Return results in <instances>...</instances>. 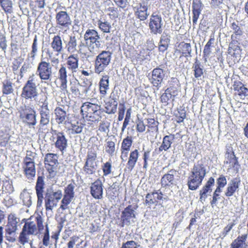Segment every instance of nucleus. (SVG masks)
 <instances>
[{
    "label": "nucleus",
    "instance_id": "nucleus-35",
    "mask_svg": "<svg viewBox=\"0 0 248 248\" xmlns=\"http://www.w3.org/2000/svg\"><path fill=\"white\" fill-rule=\"evenodd\" d=\"M51 46L53 50L58 53H61L62 51L63 47L62 40L60 36L57 35L53 37L51 43ZM57 55H58V54Z\"/></svg>",
    "mask_w": 248,
    "mask_h": 248
},
{
    "label": "nucleus",
    "instance_id": "nucleus-41",
    "mask_svg": "<svg viewBox=\"0 0 248 248\" xmlns=\"http://www.w3.org/2000/svg\"><path fill=\"white\" fill-rule=\"evenodd\" d=\"M99 29L103 33H108L111 32L112 26L110 23L105 19H100L97 22Z\"/></svg>",
    "mask_w": 248,
    "mask_h": 248
},
{
    "label": "nucleus",
    "instance_id": "nucleus-27",
    "mask_svg": "<svg viewBox=\"0 0 248 248\" xmlns=\"http://www.w3.org/2000/svg\"><path fill=\"white\" fill-rule=\"evenodd\" d=\"M111 93L110 98L111 99L106 103L105 109L106 113L108 114H114L117 111L118 102L117 99L114 97Z\"/></svg>",
    "mask_w": 248,
    "mask_h": 248
},
{
    "label": "nucleus",
    "instance_id": "nucleus-54",
    "mask_svg": "<svg viewBox=\"0 0 248 248\" xmlns=\"http://www.w3.org/2000/svg\"><path fill=\"white\" fill-rule=\"evenodd\" d=\"M106 152L112 155L115 152V143L112 141H108L106 146Z\"/></svg>",
    "mask_w": 248,
    "mask_h": 248
},
{
    "label": "nucleus",
    "instance_id": "nucleus-49",
    "mask_svg": "<svg viewBox=\"0 0 248 248\" xmlns=\"http://www.w3.org/2000/svg\"><path fill=\"white\" fill-rule=\"evenodd\" d=\"M170 147V136H166L163 138V142L161 145L159 147L160 151L163 150L167 151Z\"/></svg>",
    "mask_w": 248,
    "mask_h": 248
},
{
    "label": "nucleus",
    "instance_id": "nucleus-55",
    "mask_svg": "<svg viewBox=\"0 0 248 248\" xmlns=\"http://www.w3.org/2000/svg\"><path fill=\"white\" fill-rule=\"evenodd\" d=\"M170 174L169 173L165 174L161 179V184L163 187H170Z\"/></svg>",
    "mask_w": 248,
    "mask_h": 248
},
{
    "label": "nucleus",
    "instance_id": "nucleus-42",
    "mask_svg": "<svg viewBox=\"0 0 248 248\" xmlns=\"http://www.w3.org/2000/svg\"><path fill=\"white\" fill-rule=\"evenodd\" d=\"M247 234L238 236L236 239L232 241L230 248H243L244 244H245L247 240Z\"/></svg>",
    "mask_w": 248,
    "mask_h": 248
},
{
    "label": "nucleus",
    "instance_id": "nucleus-64",
    "mask_svg": "<svg viewBox=\"0 0 248 248\" xmlns=\"http://www.w3.org/2000/svg\"><path fill=\"white\" fill-rule=\"evenodd\" d=\"M72 201L69 200H67L66 199L62 198L61 202V204L60 207V208H61L62 210L68 209V205Z\"/></svg>",
    "mask_w": 248,
    "mask_h": 248
},
{
    "label": "nucleus",
    "instance_id": "nucleus-45",
    "mask_svg": "<svg viewBox=\"0 0 248 248\" xmlns=\"http://www.w3.org/2000/svg\"><path fill=\"white\" fill-rule=\"evenodd\" d=\"M14 91L13 84L10 80H5L2 82V93L9 94Z\"/></svg>",
    "mask_w": 248,
    "mask_h": 248
},
{
    "label": "nucleus",
    "instance_id": "nucleus-63",
    "mask_svg": "<svg viewBox=\"0 0 248 248\" xmlns=\"http://www.w3.org/2000/svg\"><path fill=\"white\" fill-rule=\"evenodd\" d=\"M217 184L219 187H224L227 184V180L226 177L221 175L217 180Z\"/></svg>",
    "mask_w": 248,
    "mask_h": 248
},
{
    "label": "nucleus",
    "instance_id": "nucleus-1",
    "mask_svg": "<svg viewBox=\"0 0 248 248\" xmlns=\"http://www.w3.org/2000/svg\"><path fill=\"white\" fill-rule=\"evenodd\" d=\"M84 39L89 51L96 54L104 46V41L101 40L98 32L94 29H88L84 35Z\"/></svg>",
    "mask_w": 248,
    "mask_h": 248
},
{
    "label": "nucleus",
    "instance_id": "nucleus-7",
    "mask_svg": "<svg viewBox=\"0 0 248 248\" xmlns=\"http://www.w3.org/2000/svg\"><path fill=\"white\" fill-rule=\"evenodd\" d=\"M36 77L34 75L30 76L23 88L22 96L25 99L34 98L37 96Z\"/></svg>",
    "mask_w": 248,
    "mask_h": 248
},
{
    "label": "nucleus",
    "instance_id": "nucleus-37",
    "mask_svg": "<svg viewBox=\"0 0 248 248\" xmlns=\"http://www.w3.org/2000/svg\"><path fill=\"white\" fill-rule=\"evenodd\" d=\"M177 49L179 51H180L182 53V55H180V57L182 56L186 57L191 56V47L190 44L186 43L184 42H181L177 46Z\"/></svg>",
    "mask_w": 248,
    "mask_h": 248
},
{
    "label": "nucleus",
    "instance_id": "nucleus-57",
    "mask_svg": "<svg viewBox=\"0 0 248 248\" xmlns=\"http://www.w3.org/2000/svg\"><path fill=\"white\" fill-rule=\"evenodd\" d=\"M110 123L107 121L102 122L100 123L99 130L101 132L107 133L109 131Z\"/></svg>",
    "mask_w": 248,
    "mask_h": 248
},
{
    "label": "nucleus",
    "instance_id": "nucleus-58",
    "mask_svg": "<svg viewBox=\"0 0 248 248\" xmlns=\"http://www.w3.org/2000/svg\"><path fill=\"white\" fill-rule=\"evenodd\" d=\"M139 245L134 241H128L125 243H124L121 248H138Z\"/></svg>",
    "mask_w": 248,
    "mask_h": 248
},
{
    "label": "nucleus",
    "instance_id": "nucleus-36",
    "mask_svg": "<svg viewBox=\"0 0 248 248\" xmlns=\"http://www.w3.org/2000/svg\"><path fill=\"white\" fill-rule=\"evenodd\" d=\"M138 157L139 152L138 150L136 149L130 153L126 167L128 170L131 171L133 169L138 160Z\"/></svg>",
    "mask_w": 248,
    "mask_h": 248
},
{
    "label": "nucleus",
    "instance_id": "nucleus-48",
    "mask_svg": "<svg viewBox=\"0 0 248 248\" xmlns=\"http://www.w3.org/2000/svg\"><path fill=\"white\" fill-rule=\"evenodd\" d=\"M147 126L150 129L148 130V131H151L152 132L158 131V122L157 121H155L153 118L147 119Z\"/></svg>",
    "mask_w": 248,
    "mask_h": 248
},
{
    "label": "nucleus",
    "instance_id": "nucleus-11",
    "mask_svg": "<svg viewBox=\"0 0 248 248\" xmlns=\"http://www.w3.org/2000/svg\"><path fill=\"white\" fill-rule=\"evenodd\" d=\"M47 99V97L46 96L44 101L41 102L42 104L40 106L39 109L40 120L38 128L39 130L49 123L51 113L48 107V103Z\"/></svg>",
    "mask_w": 248,
    "mask_h": 248
},
{
    "label": "nucleus",
    "instance_id": "nucleus-38",
    "mask_svg": "<svg viewBox=\"0 0 248 248\" xmlns=\"http://www.w3.org/2000/svg\"><path fill=\"white\" fill-rule=\"evenodd\" d=\"M225 163L229 164L230 167H232L238 169L239 164L237 158L236 157L233 152L228 153L226 154Z\"/></svg>",
    "mask_w": 248,
    "mask_h": 248
},
{
    "label": "nucleus",
    "instance_id": "nucleus-12",
    "mask_svg": "<svg viewBox=\"0 0 248 248\" xmlns=\"http://www.w3.org/2000/svg\"><path fill=\"white\" fill-rule=\"evenodd\" d=\"M56 24L61 28L69 29L72 24V19L70 15L65 11L57 12L55 16Z\"/></svg>",
    "mask_w": 248,
    "mask_h": 248
},
{
    "label": "nucleus",
    "instance_id": "nucleus-56",
    "mask_svg": "<svg viewBox=\"0 0 248 248\" xmlns=\"http://www.w3.org/2000/svg\"><path fill=\"white\" fill-rule=\"evenodd\" d=\"M214 38H211L206 45L204 46V50H203V53L204 55H209L211 51V45L214 43Z\"/></svg>",
    "mask_w": 248,
    "mask_h": 248
},
{
    "label": "nucleus",
    "instance_id": "nucleus-30",
    "mask_svg": "<svg viewBox=\"0 0 248 248\" xmlns=\"http://www.w3.org/2000/svg\"><path fill=\"white\" fill-rule=\"evenodd\" d=\"M32 236V235L26 232L23 229H22L19 233L18 240L20 244L24 245L26 243H29L31 247L33 242Z\"/></svg>",
    "mask_w": 248,
    "mask_h": 248
},
{
    "label": "nucleus",
    "instance_id": "nucleus-8",
    "mask_svg": "<svg viewBox=\"0 0 248 248\" xmlns=\"http://www.w3.org/2000/svg\"><path fill=\"white\" fill-rule=\"evenodd\" d=\"M96 152L93 149L89 150L87 153L86 161L83 167V170L86 174L91 175L95 173L97 169Z\"/></svg>",
    "mask_w": 248,
    "mask_h": 248
},
{
    "label": "nucleus",
    "instance_id": "nucleus-26",
    "mask_svg": "<svg viewBox=\"0 0 248 248\" xmlns=\"http://www.w3.org/2000/svg\"><path fill=\"white\" fill-rule=\"evenodd\" d=\"M233 90L236 92L241 99L248 96V89L240 81H235L233 85Z\"/></svg>",
    "mask_w": 248,
    "mask_h": 248
},
{
    "label": "nucleus",
    "instance_id": "nucleus-4",
    "mask_svg": "<svg viewBox=\"0 0 248 248\" xmlns=\"http://www.w3.org/2000/svg\"><path fill=\"white\" fill-rule=\"evenodd\" d=\"M36 111L30 107L25 106L19 111V118L30 128H34L37 124Z\"/></svg>",
    "mask_w": 248,
    "mask_h": 248
},
{
    "label": "nucleus",
    "instance_id": "nucleus-18",
    "mask_svg": "<svg viewBox=\"0 0 248 248\" xmlns=\"http://www.w3.org/2000/svg\"><path fill=\"white\" fill-rule=\"evenodd\" d=\"M44 186L45 183L43 177L38 176L35 186V190L37 197V206H41L43 203Z\"/></svg>",
    "mask_w": 248,
    "mask_h": 248
},
{
    "label": "nucleus",
    "instance_id": "nucleus-34",
    "mask_svg": "<svg viewBox=\"0 0 248 248\" xmlns=\"http://www.w3.org/2000/svg\"><path fill=\"white\" fill-rule=\"evenodd\" d=\"M23 168L25 174L28 179L34 177L36 173L34 162H27L26 164H24Z\"/></svg>",
    "mask_w": 248,
    "mask_h": 248
},
{
    "label": "nucleus",
    "instance_id": "nucleus-22",
    "mask_svg": "<svg viewBox=\"0 0 248 248\" xmlns=\"http://www.w3.org/2000/svg\"><path fill=\"white\" fill-rule=\"evenodd\" d=\"M79 59L77 55H70L67 59L66 64L69 71L72 73H76L78 67Z\"/></svg>",
    "mask_w": 248,
    "mask_h": 248
},
{
    "label": "nucleus",
    "instance_id": "nucleus-44",
    "mask_svg": "<svg viewBox=\"0 0 248 248\" xmlns=\"http://www.w3.org/2000/svg\"><path fill=\"white\" fill-rule=\"evenodd\" d=\"M84 126V124L78 122L71 124V127L68 128V130L72 135L80 134L82 132Z\"/></svg>",
    "mask_w": 248,
    "mask_h": 248
},
{
    "label": "nucleus",
    "instance_id": "nucleus-62",
    "mask_svg": "<svg viewBox=\"0 0 248 248\" xmlns=\"http://www.w3.org/2000/svg\"><path fill=\"white\" fill-rule=\"evenodd\" d=\"M125 108L124 104L120 103L119 106V116H118V120L121 121L123 120L124 112H125Z\"/></svg>",
    "mask_w": 248,
    "mask_h": 248
},
{
    "label": "nucleus",
    "instance_id": "nucleus-47",
    "mask_svg": "<svg viewBox=\"0 0 248 248\" xmlns=\"http://www.w3.org/2000/svg\"><path fill=\"white\" fill-rule=\"evenodd\" d=\"M165 6L164 8H162V14L164 15L165 17V19L166 20V22L169 21L170 20V5L169 4V0H165L164 1Z\"/></svg>",
    "mask_w": 248,
    "mask_h": 248
},
{
    "label": "nucleus",
    "instance_id": "nucleus-3",
    "mask_svg": "<svg viewBox=\"0 0 248 248\" xmlns=\"http://www.w3.org/2000/svg\"><path fill=\"white\" fill-rule=\"evenodd\" d=\"M62 197V190L54 189L53 187L47 188L45 193V197H44L46 210L52 211L57 206L58 203Z\"/></svg>",
    "mask_w": 248,
    "mask_h": 248
},
{
    "label": "nucleus",
    "instance_id": "nucleus-50",
    "mask_svg": "<svg viewBox=\"0 0 248 248\" xmlns=\"http://www.w3.org/2000/svg\"><path fill=\"white\" fill-rule=\"evenodd\" d=\"M42 243L44 246L47 247L50 244L49 231L47 224L45 226V231L43 234Z\"/></svg>",
    "mask_w": 248,
    "mask_h": 248
},
{
    "label": "nucleus",
    "instance_id": "nucleus-20",
    "mask_svg": "<svg viewBox=\"0 0 248 248\" xmlns=\"http://www.w3.org/2000/svg\"><path fill=\"white\" fill-rule=\"evenodd\" d=\"M164 76L163 71L160 68H155L152 71L149 79L154 86L158 87L161 84Z\"/></svg>",
    "mask_w": 248,
    "mask_h": 248
},
{
    "label": "nucleus",
    "instance_id": "nucleus-19",
    "mask_svg": "<svg viewBox=\"0 0 248 248\" xmlns=\"http://www.w3.org/2000/svg\"><path fill=\"white\" fill-rule=\"evenodd\" d=\"M230 27L233 32L231 35L232 39L236 41L240 40L244 32L241 24L236 21L232 22Z\"/></svg>",
    "mask_w": 248,
    "mask_h": 248
},
{
    "label": "nucleus",
    "instance_id": "nucleus-40",
    "mask_svg": "<svg viewBox=\"0 0 248 248\" xmlns=\"http://www.w3.org/2000/svg\"><path fill=\"white\" fill-rule=\"evenodd\" d=\"M77 40L75 36H70L69 41L66 44L67 51L70 53H74L77 51Z\"/></svg>",
    "mask_w": 248,
    "mask_h": 248
},
{
    "label": "nucleus",
    "instance_id": "nucleus-13",
    "mask_svg": "<svg viewBox=\"0 0 248 248\" xmlns=\"http://www.w3.org/2000/svg\"><path fill=\"white\" fill-rule=\"evenodd\" d=\"M162 20L161 17L158 15L152 14L150 18L149 28L151 32L155 34L162 32Z\"/></svg>",
    "mask_w": 248,
    "mask_h": 248
},
{
    "label": "nucleus",
    "instance_id": "nucleus-17",
    "mask_svg": "<svg viewBox=\"0 0 248 248\" xmlns=\"http://www.w3.org/2000/svg\"><path fill=\"white\" fill-rule=\"evenodd\" d=\"M19 221V219L15 214H10L8 217V223L5 229L6 233L10 235L15 233L17 229V224Z\"/></svg>",
    "mask_w": 248,
    "mask_h": 248
},
{
    "label": "nucleus",
    "instance_id": "nucleus-5",
    "mask_svg": "<svg viewBox=\"0 0 248 248\" xmlns=\"http://www.w3.org/2000/svg\"><path fill=\"white\" fill-rule=\"evenodd\" d=\"M112 53L109 51L103 50L96 57L95 73L98 74L104 71L110 62Z\"/></svg>",
    "mask_w": 248,
    "mask_h": 248
},
{
    "label": "nucleus",
    "instance_id": "nucleus-29",
    "mask_svg": "<svg viewBox=\"0 0 248 248\" xmlns=\"http://www.w3.org/2000/svg\"><path fill=\"white\" fill-rule=\"evenodd\" d=\"M147 10V5L145 2L140 3L135 15L140 20H145L149 16Z\"/></svg>",
    "mask_w": 248,
    "mask_h": 248
},
{
    "label": "nucleus",
    "instance_id": "nucleus-60",
    "mask_svg": "<svg viewBox=\"0 0 248 248\" xmlns=\"http://www.w3.org/2000/svg\"><path fill=\"white\" fill-rule=\"evenodd\" d=\"M102 167L104 175H108L111 173V164L110 162H106L104 164Z\"/></svg>",
    "mask_w": 248,
    "mask_h": 248
},
{
    "label": "nucleus",
    "instance_id": "nucleus-10",
    "mask_svg": "<svg viewBox=\"0 0 248 248\" xmlns=\"http://www.w3.org/2000/svg\"><path fill=\"white\" fill-rule=\"evenodd\" d=\"M81 113L83 115L90 118L98 120L101 113L100 106L89 102L84 103L81 107Z\"/></svg>",
    "mask_w": 248,
    "mask_h": 248
},
{
    "label": "nucleus",
    "instance_id": "nucleus-52",
    "mask_svg": "<svg viewBox=\"0 0 248 248\" xmlns=\"http://www.w3.org/2000/svg\"><path fill=\"white\" fill-rule=\"evenodd\" d=\"M132 140L131 138L129 137H127L126 138L124 139L121 146V149L124 150H129L130 148L132 145Z\"/></svg>",
    "mask_w": 248,
    "mask_h": 248
},
{
    "label": "nucleus",
    "instance_id": "nucleus-61",
    "mask_svg": "<svg viewBox=\"0 0 248 248\" xmlns=\"http://www.w3.org/2000/svg\"><path fill=\"white\" fill-rule=\"evenodd\" d=\"M7 47V40L3 35H0V47L5 53Z\"/></svg>",
    "mask_w": 248,
    "mask_h": 248
},
{
    "label": "nucleus",
    "instance_id": "nucleus-33",
    "mask_svg": "<svg viewBox=\"0 0 248 248\" xmlns=\"http://www.w3.org/2000/svg\"><path fill=\"white\" fill-rule=\"evenodd\" d=\"M56 120L58 124H62L66 121L67 117L66 111L62 107H57L55 110Z\"/></svg>",
    "mask_w": 248,
    "mask_h": 248
},
{
    "label": "nucleus",
    "instance_id": "nucleus-25",
    "mask_svg": "<svg viewBox=\"0 0 248 248\" xmlns=\"http://www.w3.org/2000/svg\"><path fill=\"white\" fill-rule=\"evenodd\" d=\"M202 10V3L200 1H193L192 3V23L193 28L195 27L199 16Z\"/></svg>",
    "mask_w": 248,
    "mask_h": 248
},
{
    "label": "nucleus",
    "instance_id": "nucleus-15",
    "mask_svg": "<svg viewBox=\"0 0 248 248\" xmlns=\"http://www.w3.org/2000/svg\"><path fill=\"white\" fill-rule=\"evenodd\" d=\"M54 134L56 136V141L55 143V147L63 153L66 151L68 147V140L63 132L54 130Z\"/></svg>",
    "mask_w": 248,
    "mask_h": 248
},
{
    "label": "nucleus",
    "instance_id": "nucleus-16",
    "mask_svg": "<svg viewBox=\"0 0 248 248\" xmlns=\"http://www.w3.org/2000/svg\"><path fill=\"white\" fill-rule=\"evenodd\" d=\"M103 183L101 180L97 179L91 184L90 193L95 199L100 200L103 198Z\"/></svg>",
    "mask_w": 248,
    "mask_h": 248
},
{
    "label": "nucleus",
    "instance_id": "nucleus-59",
    "mask_svg": "<svg viewBox=\"0 0 248 248\" xmlns=\"http://www.w3.org/2000/svg\"><path fill=\"white\" fill-rule=\"evenodd\" d=\"M194 76L195 78H199L203 74L202 69L200 67L199 63H196L194 66Z\"/></svg>",
    "mask_w": 248,
    "mask_h": 248
},
{
    "label": "nucleus",
    "instance_id": "nucleus-21",
    "mask_svg": "<svg viewBox=\"0 0 248 248\" xmlns=\"http://www.w3.org/2000/svg\"><path fill=\"white\" fill-rule=\"evenodd\" d=\"M240 182V179L239 177L232 179L228 185L225 192V196L228 197L232 196L238 189Z\"/></svg>",
    "mask_w": 248,
    "mask_h": 248
},
{
    "label": "nucleus",
    "instance_id": "nucleus-2",
    "mask_svg": "<svg viewBox=\"0 0 248 248\" xmlns=\"http://www.w3.org/2000/svg\"><path fill=\"white\" fill-rule=\"evenodd\" d=\"M206 173V169L203 164L195 165L192 170L191 175L188 178V188L191 190L197 189L201 185Z\"/></svg>",
    "mask_w": 248,
    "mask_h": 248
},
{
    "label": "nucleus",
    "instance_id": "nucleus-46",
    "mask_svg": "<svg viewBox=\"0 0 248 248\" xmlns=\"http://www.w3.org/2000/svg\"><path fill=\"white\" fill-rule=\"evenodd\" d=\"M0 4L6 13L11 14L13 12V3L11 0H2L0 2Z\"/></svg>",
    "mask_w": 248,
    "mask_h": 248
},
{
    "label": "nucleus",
    "instance_id": "nucleus-14",
    "mask_svg": "<svg viewBox=\"0 0 248 248\" xmlns=\"http://www.w3.org/2000/svg\"><path fill=\"white\" fill-rule=\"evenodd\" d=\"M135 209V208L132 207L131 205H129L122 212L121 219L123 226L124 225H129L134 222Z\"/></svg>",
    "mask_w": 248,
    "mask_h": 248
},
{
    "label": "nucleus",
    "instance_id": "nucleus-9",
    "mask_svg": "<svg viewBox=\"0 0 248 248\" xmlns=\"http://www.w3.org/2000/svg\"><path fill=\"white\" fill-rule=\"evenodd\" d=\"M38 51L37 37L35 36L31 46V51L27 55L25 62L20 69L21 73H25L34 64V61Z\"/></svg>",
    "mask_w": 248,
    "mask_h": 248
},
{
    "label": "nucleus",
    "instance_id": "nucleus-23",
    "mask_svg": "<svg viewBox=\"0 0 248 248\" xmlns=\"http://www.w3.org/2000/svg\"><path fill=\"white\" fill-rule=\"evenodd\" d=\"M214 179L213 177H210L206 185L200 191V200L202 203L205 201L207 197V194L211 192L212 190L211 187L214 185Z\"/></svg>",
    "mask_w": 248,
    "mask_h": 248
},
{
    "label": "nucleus",
    "instance_id": "nucleus-32",
    "mask_svg": "<svg viewBox=\"0 0 248 248\" xmlns=\"http://www.w3.org/2000/svg\"><path fill=\"white\" fill-rule=\"evenodd\" d=\"M22 229L32 236L36 235L39 232L37 230L36 223L29 219L25 223Z\"/></svg>",
    "mask_w": 248,
    "mask_h": 248
},
{
    "label": "nucleus",
    "instance_id": "nucleus-51",
    "mask_svg": "<svg viewBox=\"0 0 248 248\" xmlns=\"http://www.w3.org/2000/svg\"><path fill=\"white\" fill-rule=\"evenodd\" d=\"M170 40L165 36H162L160 42L159 49L164 51L167 49L169 46Z\"/></svg>",
    "mask_w": 248,
    "mask_h": 248
},
{
    "label": "nucleus",
    "instance_id": "nucleus-39",
    "mask_svg": "<svg viewBox=\"0 0 248 248\" xmlns=\"http://www.w3.org/2000/svg\"><path fill=\"white\" fill-rule=\"evenodd\" d=\"M20 199L24 205L29 207L32 204L31 197L30 193L27 189H24L20 194Z\"/></svg>",
    "mask_w": 248,
    "mask_h": 248
},
{
    "label": "nucleus",
    "instance_id": "nucleus-24",
    "mask_svg": "<svg viewBox=\"0 0 248 248\" xmlns=\"http://www.w3.org/2000/svg\"><path fill=\"white\" fill-rule=\"evenodd\" d=\"M163 199H166V198L162 196L161 192L158 193L155 191L152 193H148L145 197V204L150 206L157 203L158 200Z\"/></svg>",
    "mask_w": 248,
    "mask_h": 248
},
{
    "label": "nucleus",
    "instance_id": "nucleus-31",
    "mask_svg": "<svg viewBox=\"0 0 248 248\" xmlns=\"http://www.w3.org/2000/svg\"><path fill=\"white\" fill-rule=\"evenodd\" d=\"M109 76L105 75L103 76L99 81V90L102 96H104L109 89Z\"/></svg>",
    "mask_w": 248,
    "mask_h": 248
},
{
    "label": "nucleus",
    "instance_id": "nucleus-43",
    "mask_svg": "<svg viewBox=\"0 0 248 248\" xmlns=\"http://www.w3.org/2000/svg\"><path fill=\"white\" fill-rule=\"evenodd\" d=\"M45 163L52 167L56 166L58 164L57 155L52 153L47 154L45 157Z\"/></svg>",
    "mask_w": 248,
    "mask_h": 248
},
{
    "label": "nucleus",
    "instance_id": "nucleus-6",
    "mask_svg": "<svg viewBox=\"0 0 248 248\" xmlns=\"http://www.w3.org/2000/svg\"><path fill=\"white\" fill-rule=\"evenodd\" d=\"M36 74L45 83L50 81L52 77V67L50 63L41 59L38 64Z\"/></svg>",
    "mask_w": 248,
    "mask_h": 248
},
{
    "label": "nucleus",
    "instance_id": "nucleus-28",
    "mask_svg": "<svg viewBox=\"0 0 248 248\" xmlns=\"http://www.w3.org/2000/svg\"><path fill=\"white\" fill-rule=\"evenodd\" d=\"M67 72L66 68L64 66H62L58 71V78L61 82V88L62 90H65L67 88Z\"/></svg>",
    "mask_w": 248,
    "mask_h": 248
},
{
    "label": "nucleus",
    "instance_id": "nucleus-53",
    "mask_svg": "<svg viewBox=\"0 0 248 248\" xmlns=\"http://www.w3.org/2000/svg\"><path fill=\"white\" fill-rule=\"evenodd\" d=\"M35 221L36 222V225L39 232L44 229V226L43 225L44 219L43 217L39 215H38L35 217Z\"/></svg>",
    "mask_w": 248,
    "mask_h": 248
}]
</instances>
